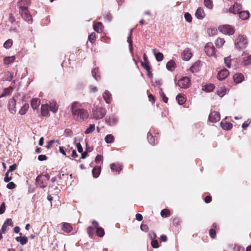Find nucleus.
I'll list each match as a JSON object with an SVG mask.
<instances>
[{
    "label": "nucleus",
    "mask_w": 251,
    "mask_h": 251,
    "mask_svg": "<svg viewBox=\"0 0 251 251\" xmlns=\"http://www.w3.org/2000/svg\"><path fill=\"white\" fill-rule=\"evenodd\" d=\"M82 104L77 101H74L71 105V109L73 118L74 120L79 122H82L89 117V114L86 110L81 108Z\"/></svg>",
    "instance_id": "nucleus-1"
},
{
    "label": "nucleus",
    "mask_w": 251,
    "mask_h": 251,
    "mask_svg": "<svg viewBox=\"0 0 251 251\" xmlns=\"http://www.w3.org/2000/svg\"><path fill=\"white\" fill-rule=\"evenodd\" d=\"M248 41L244 35H239L235 39L234 45L236 49L241 50L245 49L248 46Z\"/></svg>",
    "instance_id": "nucleus-2"
},
{
    "label": "nucleus",
    "mask_w": 251,
    "mask_h": 251,
    "mask_svg": "<svg viewBox=\"0 0 251 251\" xmlns=\"http://www.w3.org/2000/svg\"><path fill=\"white\" fill-rule=\"evenodd\" d=\"M106 114V109L102 107H96L92 110V118L100 120L103 118Z\"/></svg>",
    "instance_id": "nucleus-3"
},
{
    "label": "nucleus",
    "mask_w": 251,
    "mask_h": 251,
    "mask_svg": "<svg viewBox=\"0 0 251 251\" xmlns=\"http://www.w3.org/2000/svg\"><path fill=\"white\" fill-rule=\"evenodd\" d=\"M50 176L46 174L45 175H39L36 178V184L37 187L41 188H45L48 185V180L50 179Z\"/></svg>",
    "instance_id": "nucleus-4"
},
{
    "label": "nucleus",
    "mask_w": 251,
    "mask_h": 251,
    "mask_svg": "<svg viewBox=\"0 0 251 251\" xmlns=\"http://www.w3.org/2000/svg\"><path fill=\"white\" fill-rule=\"evenodd\" d=\"M218 29L222 33L229 35H233L235 32L234 28L228 25H220L218 27Z\"/></svg>",
    "instance_id": "nucleus-5"
},
{
    "label": "nucleus",
    "mask_w": 251,
    "mask_h": 251,
    "mask_svg": "<svg viewBox=\"0 0 251 251\" xmlns=\"http://www.w3.org/2000/svg\"><path fill=\"white\" fill-rule=\"evenodd\" d=\"M204 51L209 56H216V50L211 42L207 43L204 47Z\"/></svg>",
    "instance_id": "nucleus-6"
},
{
    "label": "nucleus",
    "mask_w": 251,
    "mask_h": 251,
    "mask_svg": "<svg viewBox=\"0 0 251 251\" xmlns=\"http://www.w3.org/2000/svg\"><path fill=\"white\" fill-rule=\"evenodd\" d=\"M178 86L183 89L188 88L191 84V79L187 76L183 77L177 82Z\"/></svg>",
    "instance_id": "nucleus-7"
},
{
    "label": "nucleus",
    "mask_w": 251,
    "mask_h": 251,
    "mask_svg": "<svg viewBox=\"0 0 251 251\" xmlns=\"http://www.w3.org/2000/svg\"><path fill=\"white\" fill-rule=\"evenodd\" d=\"M229 12L233 14L240 15L242 13H246L247 16H249V12L248 11H243L238 8V5L236 4H234L232 7L229 8Z\"/></svg>",
    "instance_id": "nucleus-8"
},
{
    "label": "nucleus",
    "mask_w": 251,
    "mask_h": 251,
    "mask_svg": "<svg viewBox=\"0 0 251 251\" xmlns=\"http://www.w3.org/2000/svg\"><path fill=\"white\" fill-rule=\"evenodd\" d=\"M226 66L228 68L236 69L237 68V61L235 60L230 59V57L225 58Z\"/></svg>",
    "instance_id": "nucleus-9"
},
{
    "label": "nucleus",
    "mask_w": 251,
    "mask_h": 251,
    "mask_svg": "<svg viewBox=\"0 0 251 251\" xmlns=\"http://www.w3.org/2000/svg\"><path fill=\"white\" fill-rule=\"evenodd\" d=\"M208 119L210 122L216 123L220 121V115L218 112L213 111L209 114Z\"/></svg>",
    "instance_id": "nucleus-10"
},
{
    "label": "nucleus",
    "mask_w": 251,
    "mask_h": 251,
    "mask_svg": "<svg viewBox=\"0 0 251 251\" xmlns=\"http://www.w3.org/2000/svg\"><path fill=\"white\" fill-rule=\"evenodd\" d=\"M219 227L216 223H214L212 225V228L209 230L210 237L212 239H215L216 237V230H218Z\"/></svg>",
    "instance_id": "nucleus-11"
},
{
    "label": "nucleus",
    "mask_w": 251,
    "mask_h": 251,
    "mask_svg": "<svg viewBox=\"0 0 251 251\" xmlns=\"http://www.w3.org/2000/svg\"><path fill=\"white\" fill-rule=\"evenodd\" d=\"M8 108L9 111L12 114H15L16 112V100L14 98L10 99L8 101Z\"/></svg>",
    "instance_id": "nucleus-12"
},
{
    "label": "nucleus",
    "mask_w": 251,
    "mask_h": 251,
    "mask_svg": "<svg viewBox=\"0 0 251 251\" xmlns=\"http://www.w3.org/2000/svg\"><path fill=\"white\" fill-rule=\"evenodd\" d=\"M192 53L189 48L185 49L181 53L182 58L186 61L189 60L192 57Z\"/></svg>",
    "instance_id": "nucleus-13"
},
{
    "label": "nucleus",
    "mask_w": 251,
    "mask_h": 251,
    "mask_svg": "<svg viewBox=\"0 0 251 251\" xmlns=\"http://www.w3.org/2000/svg\"><path fill=\"white\" fill-rule=\"evenodd\" d=\"M228 75V71L226 69H224L218 72L217 78L220 80H224Z\"/></svg>",
    "instance_id": "nucleus-14"
},
{
    "label": "nucleus",
    "mask_w": 251,
    "mask_h": 251,
    "mask_svg": "<svg viewBox=\"0 0 251 251\" xmlns=\"http://www.w3.org/2000/svg\"><path fill=\"white\" fill-rule=\"evenodd\" d=\"M41 110L42 116L48 117L50 116L49 105L48 104H42L41 105Z\"/></svg>",
    "instance_id": "nucleus-15"
},
{
    "label": "nucleus",
    "mask_w": 251,
    "mask_h": 251,
    "mask_svg": "<svg viewBox=\"0 0 251 251\" xmlns=\"http://www.w3.org/2000/svg\"><path fill=\"white\" fill-rule=\"evenodd\" d=\"M105 122L109 126H114L118 122V119L114 116L106 117L105 119Z\"/></svg>",
    "instance_id": "nucleus-16"
},
{
    "label": "nucleus",
    "mask_w": 251,
    "mask_h": 251,
    "mask_svg": "<svg viewBox=\"0 0 251 251\" xmlns=\"http://www.w3.org/2000/svg\"><path fill=\"white\" fill-rule=\"evenodd\" d=\"M244 75L241 73H237L233 75V80L235 83H239L244 80Z\"/></svg>",
    "instance_id": "nucleus-17"
},
{
    "label": "nucleus",
    "mask_w": 251,
    "mask_h": 251,
    "mask_svg": "<svg viewBox=\"0 0 251 251\" xmlns=\"http://www.w3.org/2000/svg\"><path fill=\"white\" fill-rule=\"evenodd\" d=\"M103 98L107 103H110L112 100V95L110 93L106 90L103 94Z\"/></svg>",
    "instance_id": "nucleus-18"
},
{
    "label": "nucleus",
    "mask_w": 251,
    "mask_h": 251,
    "mask_svg": "<svg viewBox=\"0 0 251 251\" xmlns=\"http://www.w3.org/2000/svg\"><path fill=\"white\" fill-rule=\"evenodd\" d=\"M61 228L66 233H70L73 230L72 226L68 223H64L62 225Z\"/></svg>",
    "instance_id": "nucleus-19"
},
{
    "label": "nucleus",
    "mask_w": 251,
    "mask_h": 251,
    "mask_svg": "<svg viewBox=\"0 0 251 251\" xmlns=\"http://www.w3.org/2000/svg\"><path fill=\"white\" fill-rule=\"evenodd\" d=\"M110 168L113 172H116L119 173L122 170L123 166L119 164L112 163L110 165Z\"/></svg>",
    "instance_id": "nucleus-20"
},
{
    "label": "nucleus",
    "mask_w": 251,
    "mask_h": 251,
    "mask_svg": "<svg viewBox=\"0 0 251 251\" xmlns=\"http://www.w3.org/2000/svg\"><path fill=\"white\" fill-rule=\"evenodd\" d=\"M40 104V100L38 98L32 99L30 102L31 107L33 109H37Z\"/></svg>",
    "instance_id": "nucleus-21"
},
{
    "label": "nucleus",
    "mask_w": 251,
    "mask_h": 251,
    "mask_svg": "<svg viewBox=\"0 0 251 251\" xmlns=\"http://www.w3.org/2000/svg\"><path fill=\"white\" fill-rule=\"evenodd\" d=\"M93 28L95 31L100 33L103 31V26L101 23L97 22L94 24Z\"/></svg>",
    "instance_id": "nucleus-22"
},
{
    "label": "nucleus",
    "mask_w": 251,
    "mask_h": 251,
    "mask_svg": "<svg viewBox=\"0 0 251 251\" xmlns=\"http://www.w3.org/2000/svg\"><path fill=\"white\" fill-rule=\"evenodd\" d=\"M176 100L177 101L178 104L182 105L184 104L186 101V97L184 94H179L176 97Z\"/></svg>",
    "instance_id": "nucleus-23"
},
{
    "label": "nucleus",
    "mask_w": 251,
    "mask_h": 251,
    "mask_svg": "<svg viewBox=\"0 0 251 251\" xmlns=\"http://www.w3.org/2000/svg\"><path fill=\"white\" fill-rule=\"evenodd\" d=\"M221 126L223 129L226 130H230L232 128V124L226 122H221Z\"/></svg>",
    "instance_id": "nucleus-24"
},
{
    "label": "nucleus",
    "mask_w": 251,
    "mask_h": 251,
    "mask_svg": "<svg viewBox=\"0 0 251 251\" xmlns=\"http://www.w3.org/2000/svg\"><path fill=\"white\" fill-rule=\"evenodd\" d=\"M21 236L17 237L16 238V240L17 242H19L22 245H25L28 242L27 238L25 236H21L22 233H20Z\"/></svg>",
    "instance_id": "nucleus-25"
},
{
    "label": "nucleus",
    "mask_w": 251,
    "mask_h": 251,
    "mask_svg": "<svg viewBox=\"0 0 251 251\" xmlns=\"http://www.w3.org/2000/svg\"><path fill=\"white\" fill-rule=\"evenodd\" d=\"M49 107L50 111L55 113L58 110V105L56 102L52 101L50 102Z\"/></svg>",
    "instance_id": "nucleus-26"
},
{
    "label": "nucleus",
    "mask_w": 251,
    "mask_h": 251,
    "mask_svg": "<svg viewBox=\"0 0 251 251\" xmlns=\"http://www.w3.org/2000/svg\"><path fill=\"white\" fill-rule=\"evenodd\" d=\"M29 108V104L27 103H25L21 108L19 111V113L21 115H25Z\"/></svg>",
    "instance_id": "nucleus-27"
},
{
    "label": "nucleus",
    "mask_w": 251,
    "mask_h": 251,
    "mask_svg": "<svg viewBox=\"0 0 251 251\" xmlns=\"http://www.w3.org/2000/svg\"><path fill=\"white\" fill-rule=\"evenodd\" d=\"M225 43V40L224 38H218L215 42V44L217 48H221Z\"/></svg>",
    "instance_id": "nucleus-28"
},
{
    "label": "nucleus",
    "mask_w": 251,
    "mask_h": 251,
    "mask_svg": "<svg viewBox=\"0 0 251 251\" xmlns=\"http://www.w3.org/2000/svg\"><path fill=\"white\" fill-rule=\"evenodd\" d=\"M200 63L196 62L190 68V71L192 73L198 72L200 70Z\"/></svg>",
    "instance_id": "nucleus-29"
},
{
    "label": "nucleus",
    "mask_w": 251,
    "mask_h": 251,
    "mask_svg": "<svg viewBox=\"0 0 251 251\" xmlns=\"http://www.w3.org/2000/svg\"><path fill=\"white\" fill-rule=\"evenodd\" d=\"M132 30H131L128 36L127 37V42L129 44V49L130 51H132L133 50V44H132Z\"/></svg>",
    "instance_id": "nucleus-30"
},
{
    "label": "nucleus",
    "mask_w": 251,
    "mask_h": 251,
    "mask_svg": "<svg viewBox=\"0 0 251 251\" xmlns=\"http://www.w3.org/2000/svg\"><path fill=\"white\" fill-rule=\"evenodd\" d=\"M153 52L155 56L156 60L158 62L161 61L164 58L163 54L161 52H156V49L153 50Z\"/></svg>",
    "instance_id": "nucleus-31"
},
{
    "label": "nucleus",
    "mask_w": 251,
    "mask_h": 251,
    "mask_svg": "<svg viewBox=\"0 0 251 251\" xmlns=\"http://www.w3.org/2000/svg\"><path fill=\"white\" fill-rule=\"evenodd\" d=\"M242 63L244 66L251 65V55L243 57Z\"/></svg>",
    "instance_id": "nucleus-32"
},
{
    "label": "nucleus",
    "mask_w": 251,
    "mask_h": 251,
    "mask_svg": "<svg viewBox=\"0 0 251 251\" xmlns=\"http://www.w3.org/2000/svg\"><path fill=\"white\" fill-rule=\"evenodd\" d=\"M100 173V167L96 166L92 170V174L94 177H98Z\"/></svg>",
    "instance_id": "nucleus-33"
},
{
    "label": "nucleus",
    "mask_w": 251,
    "mask_h": 251,
    "mask_svg": "<svg viewBox=\"0 0 251 251\" xmlns=\"http://www.w3.org/2000/svg\"><path fill=\"white\" fill-rule=\"evenodd\" d=\"M20 6V12L21 16H28V11L26 6Z\"/></svg>",
    "instance_id": "nucleus-34"
},
{
    "label": "nucleus",
    "mask_w": 251,
    "mask_h": 251,
    "mask_svg": "<svg viewBox=\"0 0 251 251\" xmlns=\"http://www.w3.org/2000/svg\"><path fill=\"white\" fill-rule=\"evenodd\" d=\"M175 62L173 60H171L167 62L166 68L170 71H173L175 68Z\"/></svg>",
    "instance_id": "nucleus-35"
},
{
    "label": "nucleus",
    "mask_w": 251,
    "mask_h": 251,
    "mask_svg": "<svg viewBox=\"0 0 251 251\" xmlns=\"http://www.w3.org/2000/svg\"><path fill=\"white\" fill-rule=\"evenodd\" d=\"M13 89L11 86L5 88L4 90V93L0 95V97L2 98L7 95H10L12 92Z\"/></svg>",
    "instance_id": "nucleus-36"
},
{
    "label": "nucleus",
    "mask_w": 251,
    "mask_h": 251,
    "mask_svg": "<svg viewBox=\"0 0 251 251\" xmlns=\"http://www.w3.org/2000/svg\"><path fill=\"white\" fill-rule=\"evenodd\" d=\"M203 90H205L207 92H210L214 90V89L215 88V86L213 84L210 83L209 84H207L203 86Z\"/></svg>",
    "instance_id": "nucleus-37"
},
{
    "label": "nucleus",
    "mask_w": 251,
    "mask_h": 251,
    "mask_svg": "<svg viewBox=\"0 0 251 251\" xmlns=\"http://www.w3.org/2000/svg\"><path fill=\"white\" fill-rule=\"evenodd\" d=\"M15 59V57L14 56H9V57H5L3 59V61L4 64L8 65L10 63L13 62Z\"/></svg>",
    "instance_id": "nucleus-38"
},
{
    "label": "nucleus",
    "mask_w": 251,
    "mask_h": 251,
    "mask_svg": "<svg viewBox=\"0 0 251 251\" xmlns=\"http://www.w3.org/2000/svg\"><path fill=\"white\" fill-rule=\"evenodd\" d=\"M93 76L97 80H99L100 78V73L98 68H95L92 71Z\"/></svg>",
    "instance_id": "nucleus-39"
},
{
    "label": "nucleus",
    "mask_w": 251,
    "mask_h": 251,
    "mask_svg": "<svg viewBox=\"0 0 251 251\" xmlns=\"http://www.w3.org/2000/svg\"><path fill=\"white\" fill-rule=\"evenodd\" d=\"M226 89L225 87H220L217 91V94L221 97H223L226 94Z\"/></svg>",
    "instance_id": "nucleus-40"
},
{
    "label": "nucleus",
    "mask_w": 251,
    "mask_h": 251,
    "mask_svg": "<svg viewBox=\"0 0 251 251\" xmlns=\"http://www.w3.org/2000/svg\"><path fill=\"white\" fill-rule=\"evenodd\" d=\"M147 138L150 144L152 145H155V138L151 132L148 133Z\"/></svg>",
    "instance_id": "nucleus-41"
},
{
    "label": "nucleus",
    "mask_w": 251,
    "mask_h": 251,
    "mask_svg": "<svg viewBox=\"0 0 251 251\" xmlns=\"http://www.w3.org/2000/svg\"><path fill=\"white\" fill-rule=\"evenodd\" d=\"M161 215L162 217L167 218L170 216V211L168 209H164L161 211Z\"/></svg>",
    "instance_id": "nucleus-42"
},
{
    "label": "nucleus",
    "mask_w": 251,
    "mask_h": 251,
    "mask_svg": "<svg viewBox=\"0 0 251 251\" xmlns=\"http://www.w3.org/2000/svg\"><path fill=\"white\" fill-rule=\"evenodd\" d=\"M104 140L107 143H112L114 142V137L111 134H108L105 136Z\"/></svg>",
    "instance_id": "nucleus-43"
},
{
    "label": "nucleus",
    "mask_w": 251,
    "mask_h": 251,
    "mask_svg": "<svg viewBox=\"0 0 251 251\" xmlns=\"http://www.w3.org/2000/svg\"><path fill=\"white\" fill-rule=\"evenodd\" d=\"M96 229V233L97 236L100 237H102L104 236L105 232L103 228L100 227H98Z\"/></svg>",
    "instance_id": "nucleus-44"
},
{
    "label": "nucleus",
    "mask_w": 251,
    "mask_h": 251,
    "mask_svg": "<svg viewBox=\"0 0 251 251\" xmlns=\"http://www.w3.org/2000/svg\"><path fill=\"white\" fill-rule=\"evenodd\" d=\"M159 95L160 97H161L162 100L165 102L167 103L168 100V98L165 96L163 90L162 88H160L159 90Z\"/></svg>",
    "instance_id": "nucleus-45"
},
{
    "label": "nucleus",
    "mask_w": 251,
    "mask_h": 251,
    "mask_svg": "<svg viewBox=\"0 0 251 251\" xmlns=\"http://www.w3.org/2000/svg\"><path fill=\"white\" fill-rule=\"evenodd\" d=\"M207 33L209 36H212L217 34V30L215 28H210L207 29Z\"/></svg>",
    "instance_id": "nucleus-46"
},
{
    "label": "nucleus",
    "mask_w": 251,
    "mask_h": 251,
    "mask_svg": "<svg viewBox=\"0 0 251 251\" xmlns=\"http://www.w3.org/2000/svg\"><path fill=\"white\" fill-rule=\"evenodd\" d=\"M95 129V125H90L89 127H88L85 131V134H88L91 133L94 131Z\"/></svg>",
    "instance_id": "nucleus-47"
},
{
    "label": "nucleus",
    "mask_w": 251,
    "mask_h": 251,
    "mask_svg": "<svg viewBox=\"0 0 251 251\" xmlns=\"http://www.w3.org/2000/svg\"><path fill=\"white\" fill-rule=\"evenodd\" d=\"M55 142L57 143L58 144H60V141L58 140H52L48 142V143L46 146V148L48 149H50L51 147L52 144Z\"/></svg>",
    "instance_id": "nucleus-48"
},
{
    "label": "nucleus",
    "mask_w": 251,
    "mask_h": 251,
    "mask_svg": "<svg viewBox=\"0 0 251 251\" xmlns=\"http://www.w3.org/2000/svg\"><path fill=\"white\" fill-rule=\"evenodd\" d=\"M13 45V41L11 39H8L3 44L4 48L9 49Z\"/></svg>",
    "instance_id": "nucleus-49"
},
{
    "label": "nucleus",
    "mask_w": 251,
    "mask_h": 251,
    "mask_svg": "<svg viewBox=\"0 0 251 251\" xmlns=\"http://www.w3.org/2000/svg\"><path fill=\"white\" fill-rule=\"evenodd\" d=\"M141 64L142 66L147 70V71H149L151 70V68L149 65V62L147 61L146 62H144L143 61H141Z\"/></svg>",
    "instance_id": "nucleus-50"
},
{
    "label": "nucleus",
    "mask_w": 251,
    "mask_h": 251,
    "mask_svg": "<svg viewBox=\"0 0 251 251\" xmlns=\"http://www.w3.org/2000/svg\"><path fill=\"white\" fill-rule=\"evenodd\" d=\"M30 3V0H21L19 2V6H27Z\"/></svg>",
    "instance_id": "nucleus-51"
},
{
    "label": "nucleus",
    "mask_w": 251,
    "mask_h": 251,
    "mask_svg": "<svg viewBox=\"0 0 251 251\" xmlns=\"http://www.w3.org/2000/svg\"><path fill=\"white\" fill-rule=\"evenodd\" d=\"M96 39V33L95 32H92L91 34L88 37V40L89 41L92 43H93L95 42Z\"/></svg>",
    "instance_id": "nucleus-52"
},
{
    "label": "nucleus",
    "mask_w": 251,
    "mask_h": 251,
    "mask_svg": "<svg viewBox=\"0 0 251 251\" xmlns=\"http://www.w3.org/2000/svg\"><path fill=\"white\" fill-rule=\"evenodd\" d=\"M205 13L203 8L199 7L196 12L195 16H204Z\"/></svg>",
    "instance_id": "nucleus-53"
},
{
    "label": "nucleus",
    "mask_w": 251,
    "mask_h": 251,
    "mask_svg": "<svg viewBox=\"0 0 251 251\" xmlns=\"http://www.w3.org/2000/svg\"><path fill=\"white\" fill-rule=\"evenodd\" d=\"M204 4L208 9L212 8V2L211 0H204Z\"/></svg>",
    "instance_id": "nucleus-54"
},
{
    "label": "nucleus",
    "mask_w": 251,
    "mask_h": 251,
    "mask_svg": "<svg viewBox=\"0 0 251 251\" xmlns=\"http://www.w3.org/2000/svg\"><path fill=\"white\" fill-rule=\"evenodd\" d=\"M9 173H8V171H7L6 173L5 174V177L4 178V181L5 182H8L12 179V174H11L10 176H9Z\"/></svg>",
    "instance_id": "nucleus-55"
},
{
    "label": "nucleus",
    "mask_w": 251,
    "mask_h": 251,
    "mask_svg": "<svg viewBox=\"0 0 251 251\" xmlns=\"http://www.w3.org/2000/svg\"><path fill=\"white\" fill-rule=\"evenodd\" d=\"M180 219L177 217L174 218L173 220V224L176 226L180 225Z\"/></svg>",
    "instance_id": "nucleus-56"
},
{
    "label": "nucleus",
    "mask_w": 251,
    "mask_h": 251,
    "mask_svg": "<svg viewBox=\"0 0 251 251\" xmlns=\"http://www.w3.org/2000/svg\"><path fill=\"white\" fill-rule=\"evenodd\" d=\"M95 228L92 226H89L87 228V232L90 236H92L94 233Z\"/></svg>",
    "instance_id": "nucleus-57"
},
{
    "label": "nucleus",
    "mask_w": 251,
    "mask_h": 251,
    "mask_svg": "<svg viewBox=\"0 0 251 251\" xmlns=\"http://www.w3.org/2000/svg\"><path fill=\"white\" fill-rule=\"evenodd\" d=\"M4 224H5L7 226H14L12 219L10 218L7 219Z\"/></svg>",
    "instance_id": "nucleus-58"
},
{
    "label": "nucleus",
    "mask_w": 251,
    "mask_h": 251,
    "mask_svg": "<svg viewBox=\"0 0 251 251\" xmlns=\"http://www.w3.org/2000/svg\"><path fill=\"white\" fill-rule=\"evenodd\" d=\"M151 245L153 248H157L159 247L158 242L156 239L152 240Z\"/></svg>",
    "instance_id": "nucleus-59"
},
{
    "label": "nucleus",
    "mask_w": 251,
    "mask_h": 251,
    "mask_svg": "<svg viewBox=\"0 0 251 251\" xmlns=\"http://www.w3.org/2000/svg\"><path fill=\"white\" fill-rule=\"evenodd\" d=\"M6 187L8 189H13L16 187V185L13 182H10L7 184Z\"/></svg>",
    "instance_id": "nucleus-60"
},
{
    "label": "nucleus",
    "mask_w": 251,
    "mask_h": 251,
    "mask_svg": "<svg viewBox=\"0 0 251 251\" xmlns=\"http://www.w3.org/2000/svg\"><path fill=\"white\" fill-rule=\"evenodd\" d=\"M5 204L2 202L0 206V214H3L5 211Z\"/></svg>",
    "instance_id": "nucleus-61"
},
{
    "label": "nucleus",
    "mask_w": 251,
    "mask_h": 251,
    "mask_svg": "<svg viewBox=\"0 0 251 251\" xmlns=\"http://www.w3.org/2000/svg\"><path fill=\"white\" fill-rule=\"evenodd\" d=\"M17 166L16 164H13V165H11L9 167V169L7 171L8 173L12 172L13 171H14L15 170H16V168H17Z\"/></svg>",
    "instance_id": "nucleus-62"
},
{
    "label": "nucleus",
    "mask_w": 251,
    "mask_h": 251,
    "mask_svg": "<svg viewBox=\"0 0 251 251\" xmlns=\"http://www.w3.org/2000/svg\"><path fill=\"white\" fill-rule=\"evenodd\" d=\"M140 228L142 230L145 231V232L148 231V230L149 229L148 226L146 225H144V224H142L141 225Z\"/></svg>",
    "instance_id": "nucleus-63"
},
{
    "label": "nucleus",
    "mask_w": 251,
    "mask_h": 251,
    "mask_svg": "<svg viewBox=\"0 0 251 251\" xmlns=\"http://www.w3.org/2000/svg\"><path fill=\"white\" fill-rule=\"evenodd\" d=\"M48 157L45 155H40L38 157V159L39 161H42L47 159Z\"/></svg>",
    "instance_id": "nucleus-64"
}]
</instances>
